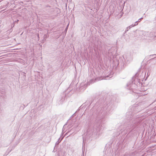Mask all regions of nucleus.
I'll return each mask as SVG.
<instances>
[{
	"instance_id": "nucleus-1",
	"label": "nucleus",
	"mask_w": 156,
	"mask_h": 156,
	"mask_svg": "<svg viewBox=\"0 0 156 156\" xmlns=\"http://www.w3.org/2000/svg\"><path fill=\"white\" fill-rule=\"evenodd\" d=\"M104 103V104L103 108L100 111L99 110H97L98 114L95 121L96 122H97V125L94 126L93 131V133L95 135H97L98 132L100 131L99 126H100V120L103 119L104 117L105 111L107 110L108 111L111 110L112 109V105L110 104L109 101L108 102V101L105 100Z\"/></svg>"
},
{
	"instance_id": "nucleus-2",
	"label": "nucleus",
	"mask_w": 156,
	"mask_h": 156,
	"mask_svg": "<svg viewBox=\"0 0 156 156\" xmlns=\"http://www.w3.org/2000/svg\"><path fill=\"white\" fill-rule=\"evenodd\" d=\"M127 86L129 87V89L134 90L136 89V85L135 84L134 81H132V82H129L127 84Z\"/></svg>"
},
{
	"instance_id": "nucleus-3",
	"label": "nucleus",
	"mask_w": 156,
	"mask_h": 156,
	"mask_svg": "<svg viewBox=\"0 0 156 156\" xmlns=\"http://www.w3.org/2000/svg\"><path fill=\"white\" fill-rule=\"evenodd\" d=\"M88 83L86 85H85V83H82L80 85V91H82L85 89L86 87L89 85Z\"/></svg>"
},
{
	"instance_id": "nucleus-4",
	"label": "nucleus",
	"mask_w": 156,
	"mask_h": 156,
	"mask_svg": "<svg viewBox=\"0 0 156 156\" xmlns=\"http://www.w3.org/2000/svg\"><path fill=\"white\" fill-rule=\"evenodd\" d=\"M137 24L138 23L134 24H133L131 25H130L129 27H128L126 28V29L125 30V33H126L129 30V29H130L132 27H133L136 25H137Z\"/></svg>"
},
{
	"instance_id": "nucleus-5",
	"label": "nucleus",
	"mask_w": 156,
	"mask_h": 156,
	"mask_svg": "<svg viewBox=\"0 0 156 156\" xmlns=\"http://www.w3.org/2000/svg\"><path fill=\"white\" fill-rule=\"evenodd\" d=\"M132 112H131L130 114L129 112H127L126 113V115L128 118H131L132 117H133V115H132Z\"/></svg>"
},
{
	"instance_id": "nucleus-6",
	"label": "nucleus",
	"mask_w": 156,
	"mask_h": 156,
	"mask_svg": "<svg viewBox=\"0 0 156 156\" xmlns=\"http://www.w3.org/2000/svg\"><path fill=\"white\" fill-rule=\"evenodd\" d=\"M150 37L152 38V39H154L156 37L154 34L153 33H151L150 34Z\"/></svg>"
},
{
	"instance_id": "nucleus-7",
	"label": "nucleus",
	"mask_w": 156,
	"mask_h": 156,
	"mask_svg": "<svg viewBox=\"0 0 156 156\" xmlns=\"http://www.w3.org/2000/svg\"><path fill=\"white\" fill-rule=\"evenodd\" d=\"M143 19V17H141V18H140L138 20L136 21L134 24H136L137 23V22H140V21L142 19Z\"/></svg>"
},
{
	"instance_id": "nucleus-8",
	"label": "nucleus",
	"mask_w": 156,
	"mask_h": 156,
	"mask_svg": "<svg viewBox=\"0 0 156 156\" xmlns=\"http://www.w3.org/2000/svg\"><path fill=\"white\" fill-rule=\"evenodd\" d=\"M60 139V138H59L58 139V141H57V142H56V143H55V144L56 145H58V144H59V143H60V142L59 141V140Z\"/></svg>"
},
{
	"instance_id": "nucleus-9",
	"label": "nucleus",
	"mask_w": 156,
	"mask_h": 156,
	"mask_svg": "<svg viewBox=\"0 0 156 156\" xmlns=\"http://www.w3.org/2000/svg\"><path fill=\"white\" fill-rule=\"evenodd\" d=\"M154 55H156V54H153V55H150L149 56V58H151V57L153 56Z\"/></svg>"
},
{
	"instance_id": "nucleus-10",
	"label": "nucleus",
	"mask_w": 156,
	"mask_h": 156,
	"mask_svg": "<svg viewBox=\"0 0 156 156\" xmlns=\"http://www.w3.org/2000/svg\"><path fill=\"white\" fill-rule=\"evenodd\" d=\"M136 78L135 77V76H134L133 77V78H132V80H135V81L136 80Z\"/></svg>"
},
{
	"instance_id": "nucleus-11",
	"label": "nucleus",
	"mask_w": 156,
	"mask_h": 156,
	"mask_svg": "<svg viewBox=\"0 0 156 156\" xmlns=\"http://www.w3.org/2000/svg\"><path fill=\"white\" fill-rule=\"evenodd\" d=\"M48 8H51V6L47 5L46 6V9H48Z\"/></svg>"
},
{
	"instance_id": "nucleus-12",
	"label": "nucleus",
	"mask_w": 156,
	"mask_h": 156,
	"mask_svg": "<svg viewBox=\"0 0 156 156\" xmlns=\"http://www.w3.org/2000/svg\"><path fill=\"white\" fill-rule=\"evenodd\" d=\"M44 38H46V37H47V35H46V34H45L44 35Z\"/></svg>"
},
{
	"instance_id": "nucleus-13",
	"label": "nucleus",
	"mask_w": 156,
	"mask_h": 156,
	"mask_svg": "<svg viewBox=\"0 0 156 156\" xmlns=\"http://www.w3.org/2000/svg\"><path fill=\"white\" fill-rule=\"evenodd\" d=\"M96 80H101V79H100V78H99V79H98V78L97 79H96Z\"/></svg>"
},
{
	"instance_id": "nucleus-14",
	"label": "nucleus",
	"mask_w": 156,
	"mask_h": 156,
	"mask_svg": "<svg viewBox=\"0 0 156 156\" xmlns=\"http://www.w3.org/2000/svg\"><path fill=\"white\" fill-rule=\"evenodd\" d=\"M154 58H151L150 59V61H151V60H152Z\"/></svg>"
},
{
	"instance_id": "nucleus-15",
	"label": "nucleus",
	"mask_w": 156,
	"mask_h": 156,
	"mask_svg": "<svg viewBox=\"0 0 156 156\" xmlns=\"http://www.w3.org/2000/svg\"><path fill=\"white\" fill-rule=\"evenodd\" d=\"M86 1H85V2L86 3H88V0H86Z\"/></svg>"
},
{
	"instance_id": "nucleus-16",
	"label": "nucleus",
	"mask_w": 156,
	"mask_h": 156,
	"mask_svg": "<svg viewBox=\"0 0 156 156\" xmlns=\"http://www.w3.org/2000/svg\"><path fill=\"white\" fill-rule=\"evenodd\" d=\"M18 21H19V20H17L16 21H15V22L16 23H17Z\"/></svg>"
},
{
	"instance_id": "nucleus-17",
	"label": "nucleus",
	"mask_w": 156,
	"mask_h": 156,
	"mask_svg": "<svg viewBox=\"0 0 156 156\" xmlns=\"http://www.w3.org/2000/svg\"><path fill=\"white\" fill-rule=\"evenodd\" d=\"M138 32H139V33L140 32H142V31H138Z\"/></svg>"
},
{
	"instance_id": "nucleus-18",
	"label": "nucleus",
	"mask_w": 156,
	"mask_h": 156,
	"mask_svg": "<svg viewBox=\"0 0 156 156\" xmlns=\"http://www.w3.org/2000/svg\"><path fill=\"white\" fill-rule=\"evenodd\" d=\"M134 109H135V110L136 109V108H135L134 107H133V109L134 110Z\"/></svg>"
},
{
	"instance_id": "nucleus-19",
	"label": "nucleus",
	"mask_w": 156,
	"mask_h": 156,
	"mask_svg": "<svg viewBox=\"0 0 156 156\" xmlns=\"http://www.w3.org/2000/svg\"><path fill=\"white\" fill-rule=\"evenodd\" d=\"M93 81V80H91V83L92 82V81Z\"/></svg>"
},
{
	"instance_id": "nucleus-20",
	"label": "nucleus",
	"mask_w": 156,
	"mask_h": 156,
	"mask_svg": "<svg viewBox=\"0 0 156 156\" xmlns=\"http://www.w3.org/2000/svg\"><path fill=\"white\" fill-rule=\"evenodd\" d=\"M69 26V24L67 26V27H68V26Z\"/></svg>"
},
{
	"instance_id": "nucleus-21",
	"label": "nucleus",
	"mask_w": 156,
	"mask_h": 156,
	"mask_svg": "<svg viewBox=\"0 0 156 156\" xmlns=\"http://www.w3.org/2000/svg\"><path fill=\"white\" fill-rule=\"evenodd\" d=\"M136 80H138V79H137V78H136Z\"/></svg>"
},
{
	"instance_id": "nucleus-22",
	"label": "nucleus",
	"mask_w": 156,
	"mask_h": 156,
	"mask_svg": "<svg viewBox=\"0 0 156 156\" xmlns=\"http://www.w3.org/2000/svg\"><path fill=\"white\" fill-rule=\"evenodd\" d=\"M129 129V128H127V129Z\"/></svg>"
}]
</instances>
